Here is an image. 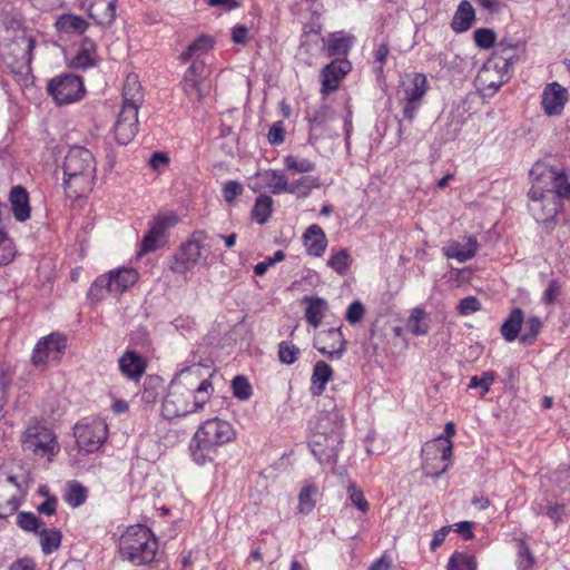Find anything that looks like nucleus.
Listing matches in <instances>:
<instances>
[{"instance_id": "obj_30", "label": "nucleus", "mask_w": 570, "mask_h": 570, "mask_svg": "<svg viewBox=\"0 0 570 570\" xmlns=\"http://www.w3.org/2000/svg\"><path fill=\"white\" fill-rule=\"evenodd\" d=\"M97 61L96 43L88 37H85L81 45L71 59V67L75 69H87L95 66Z\"/></svg>"}, {"instance_id": "obj_64", "label": "nucleus", "mask_w": 570, "mask_h": 570, "mask_svg": "<svg viewBox=\"0 0 570 570\" xmlns=\"http://www.w3.org/2000/svg\"><path fill=\"white\" fill-rule=\"evenodd\" d=\"M560 293H561V285H560L559 281L551 279L548 283V286H547V288L543 292L542 302L546 305H552V304L556 303V301H557L558 296L560 295Z\"/></svg>"}, {"instance_id": "obj_33", "label": "nucleus", "mask_w": 570, "mask_h": 570, "mask_svg": "<svg viewBox=\"0 0 570 570\" xmlns=\"http://www.w3.org/2000/svg\"><path fill=\"white\" fill-rule=\"evenodd\" d=\"M333 370L324 361H318L313 367L309 391L312 395L320 396L325 391L326 383L332 379Z\"/></svg>"}, {"instance_id": "obj_29", "label": "nucleus", "mask_w": 570, "mask_h": 570, "mask_svg": "<svg viewBox=\"0 0 570 570\" xmlns=\"http://www.w3.org/2000/svg\"><path fill=\"white\" fill-rule=\"evenodd\" d=\"M13 216L19 222L30 218L29 195L22 186H14L9 194Z\"/></svg>"}, {"instance_id": "obj_37", "label": "nucleus", "mask_w": 570, "mask_h": 570, "mask_svg": "<svg viewBox=\"0 0 570 570\" xmlns=\"http://www.w3.org/2000/svg\"><path fill=\"white\" fill-rule=\"evenodd\" d=\"M55 26L60 32L81 35L88 29L89 24L80 16L63 13L57 19Z\"/></svg>"}, {"instance_id": "obj_10", "label": "nucleus", "mask_w": 570, "mask_h": 570, "mask_svg": "<svg viewBox=\"0 0 570 570\" xmlns=\"http://www.w3.org/2000/svg\"><path fill=\"white\" fill-rule=\"evenodd\" d=\"M107 436V424L99 417H85L75 425L77 445L87 453L98 451Z\"/></svg>"}, {"instance_id": "obj_17", "label": "nucleus", "mask_w": 570, "mask_h": 570, "mask_svg": "<svg viewBox=\"0 0 570 570\" xmlns=\"http://www.w3.org/2000/svg\"><path fill=\"white\" fill-rule=\"evenodd\" d=\"M524 52V43L513 38H502L488 61L498 65L499 69L512 75V68Z\"/></svg>"}, {"instance_id": "obj_26", "label": "nucleus", "mask_w": 570, "mask_h": 570, "mask_svg": "<svg viewBox=\"0 0 570 570\" xmlns=\"http://www.w3.org/2000/svg\"><path fill=\"white\" fill-rule=\"evenodd\" d=\"M324 41V50L328 57H345L354 45L355 38L345 31L331 32Z\"/></svg>"}, {"instance_id": "obj_12", "label": "nucleus", "mask_w": 570, "mask_h": 570, "mask_svg": "<svg viewBox=\"0 0 570 570\" xmlns=\"http://www.w3.org/2000/svg\"><path fill=\"white\" fill-rule=\"evenodd\" d=\"M47 91L58 105H68L79 101L83 97L85 87L80 77L62 73L48 82Z\"/></svg>"}, {"instance_id": "obj_21", "label": "nucleus", "mask_w": 570, "mask_h": 570, "mask_svg": "<svg viewBox=\"0 0 570 570\" xmlns=\"http://www.w3.org/2000/svg\"><path fill=\"white\" fill-rule=\"evenodd\" d=\"M569 100V91L557 81L548 83L541 96L542 109L548 116H559Z\"/></svg>"}, {"instance_id": "obj_51", "label": "nucleus", "mask_w": 570, "mask_h": 570, "mask_svg": "<svg viewBox=\"0 0 570 570\" xmlns=\"http://www.w3.org/2000/svg\"><path fill=\"white\" fill-rule=\"evenodd\" d=\"M39 342H47L45 345L47 353L52 357L53 361H58L60 354L66 347V340L59 334H50Z\"/></svg>"}, {"instance_id": "obj_53", "label": "nucleus", "mask_w": 570, "mask_h": 570, "mask_svg": "<svg viewBox=\"0 0 570 570\" xmlns=\"http://www.w3.org/2000/svg\"><path fill=\"white\" fill-rule=\"evenodd\" d=\"M534 512L537 514H546L557 525V524H559V522L562 521L563 517L566 515V505L564 504H553V505L552 504H549V505L539 504L537 508H534Z\"/></svg>"}, {"instance_id": "obj_19", "label": "nucleus", "mask_w": 570, "mask_h": 570, "mask_svg": "<svg viewBox=\"0 0 570 570\" xmlns=\"http://www.w3.org/2000/svg\"><path fill=\"white\" fill-rule=\"evenodd\" d=\"M138 110L135 107L121 106L114 126L118 144L128 145L138 132Z\"/></svg>"}, {"instance_id": "obj_47", "label": "nucleus", "mask_w": 570, "mask_h": 570, "mask_svg": "<svg viewBox=\"0 0 570 570\" xmlns=\"http://www.w3.org/2000/svg\"><path fill=\"white\" fill-rule=\"evenodd\" d=\"M524 328L519 340L523 344L531 345L535 342L541 328L542 322L538 316H530L523 322Z\"/></svg>"}, {"instance_id": "obj_56", "label": "nucleus", "mask_w": 570, "mask_h": 570, "mask_svg": "<svg viewBox=\"0 0 570 570\" xmlns=\"http://www.w3.org/2000/svg\"><path fill=\"white\" fill-rule=\"evenodd\" d=\"M473 38L475 45L481 49H490L491 47L495 48V32L488 28L476 29L473 33Z\"/></svg>"}, {"instance_id": "obj_11", "label": "nucleus", "mask_w": 570, "mask_h": 570, "mask_svg": "<svg viewBox=\"0 0 570 570\" xmlns=\"http://www.w3.org/2000/svg\"><path fill=\"white\" fill-rule=\"evenodd\" d=\"M528 196L529 210L537 222H551L560 210L559 200L538 180H532Z\"/></svg>"}, {"instance_id": "obj_52", "label": "nucleus", "mask_w": 570, "mask_h": 570, "mask_svg": "<svg viewBox=\"0 0 570 570\" xmlns=\"http://www.w3.org/2000/svg\"><path fill=\"white\" fill-rule=\"evenodd\" d=\"M301 354L299 348L291 342L282 341L278 344L279 361L286 365L294 364Z\"/></svg>"}, {"instance_id": "obj_23", "label": "nucleus", "mask_w": 570, "mask_h": 570, "mask_svg": "<svg viewBox=\"0 0 570 570\" xmlns=\"http://www.w3.org/2000/svg\"><path fill=\"white\" fill-rule=\"evenodd\" d=\"M117 0H88V16L101 27H110L116 18Z\"/></svg>"}, {"instance_id": "obj_34", "label": "nucleus", "mask_w": 570, "mask_h": 570, "mask_svg": "<svg viewBox=\"0 0 570 570\" xmlns=\"http://www.w3.org/2000/svg\"><path fill=\"white\" fill-rule=\"evenodd\" d=\"M475 19V12L472 4L468 0L460 2L451 21V28L455 32L468 31Z\"/></svg>"}, {"instance_id": "obj_35", "label": "nucleus", "mask_w": 570, "mask_h": 570, "mask_svg": "<svg viewBox=\"0 0 570 570\" xmlns=\"http://www.w3.org/2000/svg\"><path fill=\"white\" fill-rule=\"evenodd\" d=\"M524 322V313L521 308H513L501 325L500 332L507 342H513L521 331Z\"/></svg>"}, {"instance_id": "obj_62", "label": "nucleus", "mask_w": 570, "mask_h": 570, "mask_svg": "<svg viewBox=\"0 0 570 570\" xmlns=\"http://www.w3.org/2000/svg\"><path fill=\"white\" fill-rule=\"evenodd\" d=\"M46 344L47 342H38L33 348L31 360L36 366L45 367L49 362L53 361L49 353L46 351Z\"/></svg>"}, {"instance_id": "obj_46", "label": "nucleus", "mask_w": 570, "mask_h": 570, "mask_svg": "<svg viewBox=\"0 0 570 570\" xmlns=\"http://www.w3.org/2000/svg\"><path fill=\"white\" fill-rule=\"evenodd\" d=\"M517 560L515 564L519 570H530L532 569L535 558L531 552L529 546L523 539L517 540Z\"/></svg>"}, {"instance_id": "obj_32", "label": "nucleus", "mask_w": 570, "mask_h": 570, "mask_svg": "<svg viewBox=\"0 0 570 570\" xmlns=\"http://www.w3.org/2000/svg\"><path fill=\"white\" fill-rule=\"evenodd\" d=\"M304 302L307 304L305 320L311 326L317 328L328 308L327 301L318 296H305Z\"/></svg>"}, {"instance_id": "obj_7", "label": "nucleus", "mask_w": 570, "mask_h": 570, "mask_svg": "<svg viewBox=\"0 0 570 570\" xmlns=\"http://www.w3.org/2000/svg\"><path fill=\"white\" fill-rule=\"evenodd\" d=\"M530 177L542 184L558 200L570 202V168L558 170L546 164L535 163L530 169Z\"/></svg>"}, {"instance_id": "obj_58", "label": "nucleus", "mask_w": 570, "mask_h": 570, "mask_svg": "<svg viewBox=\"0 0 570 570\" xmlns=\"http://www.w3.org/2000/svg\"><path fill=\"white\" fill-rule=\"evenodd\" d=\"M494 382V373L493 372H483L482 376L479 377L476 375L472 376L470 379V383L468 385L469 389H481V395H485L489 391L491 385Z\"/></svg>"}, {"instance_id": "obj_42", "label": "nucleus", "mask_w": 570, "mask_h": 570, "mask_svg": "<svg viewBox=\"0 0 570 570\" xmlns=\"http://www.w3.org/2000/svg\"><path fill=\"white\" fill-rule=\"evenodd\" d=\"M406 326L415 336L426 335L429 332V322L425 311L420 307L413 308L407 318Z\"/></svg>"}, {"instance_id": "obj_28", "label": "nucleus", "mask_w": 570, "mask_h": 570, "mask_svg": "<svg viewBox=\"0 0 570 570\" xmlns=\"http://www.w3.org/2000/svg\"><path fill=\"white\" fill-rule=\"evenodd\" d=\"M303 242L308 255L321 257L327 247V239L324 230L318 225H311L303 234Z\"/></svg>"}, {"instance_id": "obj_63", "label": "nucleus", "mask_w": 570, "mask_h": 570, "mask_svg": "<svg viewBox=\"0 0 570 570\" xmlns=\"http://www.w3.org/2000/svg\"><path fill=\"white\" fill-rule=\"evenodd\" d=\"M364 305L360 301H354L348 305L345 318L350 324H356L364 317Z\"/></svg>"}, {"instance_id": "obj_39", "label": "nucleus", "mask_w": 570, "mask_h": 570, "mask_svg": "<svg viewBox=\"0 0 570 570\" xmlns=\"http://www.w3.org/2000/svg\"><path fill=\"white\" fill-rule=\"evenodd\" d=\"M273 213V198L268 195L262 194L255 199L252 208V219L259 225L268 222Z\"/></svg>"}, {"instance_id": "obj_45", "label": "nucleus", "mask_w": 570, "mask_h": 570, "mask_svg": "<svg viewBox=\"0 0 570 570\" xmlns=\"http://www.w3.org/2000/svg\"><path fill=\"white\" fill-rule=\"evenodd\" d=\"M87 489L77 481H71L68 483L65 501L72 508H77L83 504L87 500Z\"/></svg>"}, {"instance_id": "obj_59", "label": "nucleus", "mask_w": 570, "mask_h": 570, "mask_svg": "<svg viewBox=\"0 0 570 570\" xmlns=\"http://www.w3.org/2000/svg\"><path fill=\"white\" fill-rule=\"evenodd\" d=\"M348 259L350 255L345 249H342L330 257L327 265L340 275H344L348 268Z\"/></svg>"}, {"instance_id": "obj_1", "label": "nucleus", "mask_w": 570, "mask_h": 570, "mask_svg": "<svg viewBox=\"0 0 570 570\" xmlns=\"http://www.w3.org/2000/svg\"><path fill=\"white\" fill-rule=\"evenodd\" d=\"M200 367L181 370L171 381L164 399L161 414L174 420L202 409L209 400L214 387L209 380H200Z\"/></svg>"}, {"instance_id": "obj_55", "label": "nucleus", "mask_w": 570, "mask_h": 570, "mask_svg": "<svg viewBox=\"0 0 570 570\" xmlns=\"http://www.w3.org/2000/svg\"><path fill=\"white\" fill-rule=\"evenodd\" d=\"M234 396L240 401H246L252 396V386L245 376L238 375L232 381Z\"/></svg>"}, {"instance_id": "obj_36", "label": "nucleus", "mask_w": 570, "mask_h": 570, "mask_svg": "<svg viewBox=\"0 0 570 570\" xmlns=\"http://www.w3.org/2000/svg\"><path fill=\"white\" fill-rule=\"evenodd\" d=\"M164 390V380L158 375H149L144 381L140 400L145 404L151 405L157 402Z\"/></svg>"}, {"instance_id": "obj_3", "label": "nucleus", "mask_w": 570, "mask_h": 570, "mask_svg": "<svg viewBox=\"0 0 570 570\" xmlns=\"http://www.w3.org/2000/svg\"><path fill=\"white\" fill-rule=\"evenodd\" d=\"M236 432L233 425L218 417L205 421L190 441V454L194 462L204 465L213 462L219 446L233 441Z\"/></svg>"}, {"instance_id": "obj_13", "label": "nucleus", "mask_w": 570, "mask_h": 570, "mask_svg": "<svg viewBox=\"0 0 570 570\" xmlns=\"http://www.w3.org/2000/svg\"><path fill=\"white\" fill-rule=\"evenodd\" d=\"M21 443L24 451L39 455L53 453L58 448L51 429L37 421L28 425L22 434Z\"/></svg>"}, {"instance_id": "obj_6", "label": "nucleus", "mask_w": 570, "mask_h": 570, "mask_svg": "<svg viewBox=\"0 0 570 570\" xmlns=\"http://www.w3.org/2000/svg\"><path fill=\"white\" fill-rule=\"evenodd\" d=\"M35 45V37L26 29H22L6 46L3 59L13 73L23 75L30 72Z\"/></svg>"}, {"instance_id": "obj_50", "label": "nucleus", "mask_w": 570, "mask_h": 570, "mask_svg": "<svg viewBox=\"0 0 570 570\" xmlns=\"http://www.w3.org/2000/svg\"><path fill=\"white\" fill-rule=\"evenodd\" d=\"M348 502L355 507L361 513L366 514L370 510V503L364 497L363 491L354 483L347 485Z\"/></svg>"}, {"instance_id": "obj_57", "label": "nucleus", "mask_w": 570, "mask_h": 570, "mask_svg": "<svg viewBox=\"0 0 570 570\" xmlns=\"http://www.w3.org/2000/svg\"><path fill=\"white\" fill-rule=\"evenodd\" d=\"M16 255L12 240L0 228V265L9 264Z\"/></svg>"}, {"instance_id": "obj_25", "label": "nucleus", "mask_w": 570, "mask_h": 570, "mask_svg": "<svg viewBox=\"0 0 570 570\" xmlns=\"http://www.w3.org/2000/svg\"><path fill=\"white\" fill-rule=\"evenodd\" d=\"M463 243L452 240L443 247V254L448 258H454L464 263L473 258L479 249V243L474 236H466Z\"/></svg>"}, {"instance_id": "obj_31", "label": "nucleus", "mask_w": 570, "mask_h": 570, "mask_svg": "<svg viewBox=\"0 0 570 570\" xmlns=\"http://www.w3.org/2000/svg\"><path fill=\"white\" fill-rule=\"evenodd\" d=\"M142 100L144 92L138 76L136 73L128 75L122 88V106L139 109Z\"/></svg>"}, {"instance_id": "obj_18", "label": "nucleus", "mask_w": 570, "mask_h": 570, "mask_svg": "<svg viewBox=\"0 0 570 570\" xmlns=\"http://www.w3.org/2000/svg\"><path fill=\"white\" fill-rule=\"evenodd\" d=\"M347 341L341 327L321 332L314 341V346L330 360H340L346 351Z\"/></svg>"}, {"instance_id": "obj_41", "label": "nucleus", "mask_w": 570, "mask_h": 570, "mask_svg": "<svg viewBox=\"0 0 570 570\" xmlns=\"http://www.w3.org/2000/svg\"><path fill=\"white\" fill-rule=\"evenodd\" d=\"M14 367L7 362H0V413L8 402V392L14 377Z\"/></svg>"}, {"instance_id": "obj_48", "label": "nucleus", "mask_w": 570, "mask_h": 570, "mask_svg": "<svg viewBox=\"0 0 570 570\" xmlns=\"http://www.w3.org/2000/svg\"><path fill=\"white\" fill-rule=\"evenodd\" d=\"M17 524L27 532L38 534L45 527L43 521L32 512H19L17 515Z\"/></svg>"}, {"instance_id": "obj_15", "label": "nucleus", "mask_w": 570, "mask_h": 570, "mask_svg": "<svg viewBox=\"0 0 570 570\" xmlns=\"http://www.w3.org/2000/svg\"><path fill=\"white\" fill-rule=\"evenodd\" d=\"M511 73L485 61L475 78V87L483 98H491L510 79Z\"/></svg>"}, {"instance_id": "obj_43", "label": "nucleus", "mask_w": 570, "mask_h": 570, "mask_svg": "<svg viewBox=\"0 0 570 570\" xmlns=\"http://www.w3.org/2000/svg\"><path fill=\"white\" fill-rule=\"evenodd\" d=\"M38 534L40 537L41 550L45 554H51L59 549L62 540L60 530L43 527Z\"/></svg>"}, {"instance_id": "obj_60", "label": "nucleus", "mask_w": 570, "mask_h": 570, "mask_svg": "<svg viewBox=\"0 0 570 570\" xmlns=\"http://www.w3.org/2000/svg\"><path fill=\"white\" fill-rule=\"evenodd\" d=\"M311 450L313 455L321 463H335L336 462V453L334 449H323L320 442H314L311 444Z\"/></svg>"}, {"instance_id": "obj_22", "label": "nucleus", "mask_w": 570, "mask_h": 570, "mask_svg": "<svg viewBox=\"0 0 570 570\" xmlns=\"http://www.w3.org/2000/svg\"><path fill=\"white\" fill-rule=\"evenodd\" d=\"M206 67L203 62H194L185 72L183 79V89L186 95L194 92L200 100L209 92V85L206 81Z\"/></svg>"}, {"instance_id": "obj_49", "label": "nucleus", "mask_w": 570, "mask_h": 570, "mask_svg": "<svg viewBox=\"0 0 570 570\" xmlns=\"http://www.w3.org/2000/svg\"><path fill=\"white\" fill-rule=\"evenodd\" d=\"M448 570H476V560L471 554L454 552L449 559Z\"/></svg>"}, {"instance_id": "obj_40", "label": "nucleus", "mask_w": 570, "mask_h": 570, "mask_svg": "<svg viewBox=\"0 0 570 570\" xmlns=\"http://www.w3.org/2000/svg\"><path fill=\"white\" fill-rule=\"evenodd\" d=\"M320 495L318 487L315 484H305L298 494L297 510L302 514H309L315 508Z\"/></svg>"}, {"instance_id": "obj_16", "label": "nucleus", "mask_w": 570, "mask_h": 570, "mask_svg": "<svg viewBox=\"0 0 570 570\" xmlns=\"http://www.w3.org/2000/svg\"><path fill=\"white\" fill-rule=\"evenodd\" d=\"M179 222L176 214L158 215L141 242V254L155 252L167 242V230Z\"/></svg>"}, {"instance_id": "obj_38", "label": "nucleus", "mask_w": 570, "mask_h": 570, "mask_svg": "<svg viewBox=\"0 0 570 570\" xmlns=\"http://www.w3.org/2000/svg\"><path fill=\"white\" fill-rule=\"evenodd\" d=\"M321 186L320 179L312 176H302L292 183H287L286 194H293L297 198H306L312 190Z\"/></svg>"}, {"instance_id": "obj_14", "label": "nucleus", "mask_w": 570, "mask_h": 570, "mask_svg": "<svg viewBox=\"0 0 570 570\" xmlns=\"http://www.w3.org/2000/svg\"><path fill=\"white\" fill-rule=\"evenodd\" d=\"M429 83L424 73H414L411 85L404 89V97L401 99L403 105V118L412 122L417 111L423 105L424 97L428 92Z\"/></svg>"}, {"instance_id": "obj_44", "label": "nucleus", "mask_w": 570, "mask_h": 570, "mask_svg": "<svg viewBox=\"0 0 570 570\" xmlns=\"http://www.w3.org/2000/svg\"><path fill=\"white\" fill-rule=\"evenodd\" d=\"M213 46L214 39L209 36L202 35L193 41L184 52L180 53L179 60L181 63H186L193 56L207 52Z\"/></svg>"}, {"instance_id": "obj_24", "label": "nucleus", "mask_w": 570, "mask_h": 570, "mask_svg": "<svg viewBox=\"0 0 570 570\" xmlns=\"http://www.w3.org/2000/svg\"><path fill=\"white\" fill-rule=\"evenodd\" d=\"M121 374L130 381L138 382L146 371V360L135 351H126L118 361Z\"/></svg>"}, {"instance_id": "obj_8", "label": "nucleus", "mask_w": 570, "mask_h": 570, "mask_svg": "<svg viewBox=\"0 0 570 570\" xmlns=\"http://www.w3.org/2000/svg\"><path fill=\"white\" fill-rule=\"evenodd\" d=\"M206 238L204 232H196L191 239L183 243L175 254L171 256L168 267L169 269L179 275H185L190 272L202 258L206 261V256H203V240Z\"/></svg>"}, {"instance_id": "obj_20", "label": "nucleus", "mask_w": 570, "mask_h": 570, "mask_svg": "<svg viewBox=\"0 0 570 570\" xmlns=\"http://www.w3.org/2000/svg\"><path fill=\"white\" fill-rule=\"evenodd\" d=\"M352 70V63L346 58L332 60L321 70L323 95H328L338 89L340 82Z\"/></svg>"}, {"instance_id": "obj_2", "label": "nucleus", "mask_w": 570, "mask_h": 570, "mask_svg": "<svg viewBox=\"0 0 570 570\" xmlns=\"http://www.w3.org/2000/svg\"><path fill=\"white\" fill-rule=\"evenodd\" d=\"M62 171V184L69 198L77 199L92 190L96 180V160L87 148L71 147L65 157Z\"/></svg>"}, {"instance_id": "obj_27", "label": "nucleus", "mask_w": 570, "mask_h": 570, "mask_svg": "<svg viewBox=\"0 0 570 570\" xmlns=\"http://www.w3.org/2000/svg\"><path fill=\"white\" fill-rule=\"evenodd\" d=\"M256 178L259 179L261 185L257 188H254V190L266 188L274 195L286 193L288 178L282 170L266 169L258 171L256 174Z\"/></svg>"}, {"instance_id": "obj_5", "label": "nucleus", "mask_w": 570, "mask_h": 570, "mask_svg": "<svg viewBox=\"0 0 570 570\" xmlns=\"http://www.w3.org/2000/svg\"><path fill=\"white\" fill-rule=\"evenodd\" d=\"M138 281L134 268H116L97 277L88 291V297L94 302L102 301L107 295L119 296Z\"/></svg>"}, {"instance_id": "obj_61", "label": "nucleus", "mask_w": 570, "mask_h": 570, "mask_svg": "<svg viewBox=\"0 0 570 570\" xmlns=\"http://www.w3.org/2000/svg\"><path fill=\"white\" fill-rule=\"evenodd\" d=\"M19 505L20 502L16 495L4 498L2 494H0V518L6 519L9 515H12L18 510Z\"/></svg>"}, {"instance_id": "obj_4", "label": "nucleus", "mask_w": 570, "mask_h": 570, "mask_svg": "<svg viewBox=\"0 0 570 570\" xmlns=\"http://www.w3.org/2000/svg\"><path fill=\"white\" fill-rule=\"evenodd\" d=\"M159 548L155 533L144 524L129 525L118 539V552L122 561L134 567L151 564Z\"/></svg>"}, {"instance_id": "obj_54", "label": "nucleus", "mask_w": 570, "mask_h": 570, "mask_svg": "<svg viewBox=\"0 0 570 570\" xmlns=\"http://www.w3.org/2000/svg\"><path fill=\"white\" fill-rule=\"evenodd\" d=\"M284 164L288 170H293L296 173H311L315 169V164L306 158L298 159L295 156H286L284 158Z\"/></svg>"}, {"instance_id": "obj_9", "label": "nucleus", "mask_w": 570, "mask_h": 570, "mask_svg": "<svg viewBox=\"0 0 570 570\" xmlns=\"http://www.w3.org/2000/svg\"><path fill=\"white\" fill-rule=\"evenodd\" d=\"M452 442L439 436L434 440L426 442L421 451L422 455V471L426 478H439L445 473L449 465L445 463L439 469L436 462H446L452 456Z\"/></svg>"}]
</instances>
